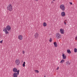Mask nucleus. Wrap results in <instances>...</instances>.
Returning a JSON list of instances; mask_svg holds the SVG:
<instances>
[{
	"label": "nucleus",
	"instance_id": "obj_1",
	"mask_svg": "<svg viewBox=\"0 0 77 77\" xmlns=\"http://www.w3.org/2000/svg\"><path fill=\"white\" fill-rule=\"evenodd\" d=\"M11 29V27L10 25H7L6 26V28L5 27L3 29V30L6 34H9V32L8 31H10V30Z\"/></svg>",
	"mask_w": 77,
	"mask_h": 77
},
{
	"label": "nucleus",
	"instance_id": "obj_2",
	"mask_svg": "<svg viewBox=\"0 0 77 77\" xmlns=\"http://www.w3.org/2000/svg\"><path fill=\"white\" fill-rule=\"evenodd\" d=\"M7 9L9 11H12L13 10V8H12V5L9 4V5H8Z\"/></svg>",
	"mask_w": 77,
	"mask_h": 77
},
{
	"label": "nucleus",
	"instance_id": "obj_3",
	"mask_svg": "<svg viewBox=\"0 0 77 77\" xmlns=\"http://www.w3.org/2000/svg\"><path fill=\"white\" fill-rule=\"evenodd\" d=\"M60 8L61 9L62 11H65V5H61L60 6Z\"/></svg>",
	"mask_w": 77,
	"mask_h": 77
},
{
	"label": "nucleus",
	"instance_id": "obj_4",
	"mask_svg": "<svg viewBox=\"0 0 77 77\" xmlns=\"http://www.w3.org/2000/svg\"><path fill=\"white\" fill-rule=\"evenodd\" d=\"M61 36V35L59 33H57L56 35V37L57 38V39H60V37Z\"/></svg>",
	"mask_w": 77,
	"mask_h": 77
},
{
	"label": "nucleus",
	"instance_id": "obj_5",
	"mask_svg": "<svg viewBox=\"0 0 77 77\" xmlns=\"http://www.w3.org/2000/svg\"><path fill=\"white\" fill-rule=\"evenodd\" d=\"M60 32L61 33V34H64L65 33V31L63 29H60Z\"/></svg>",
	"mask_w": 77,
	"mask_h": 77
},
{
	"label": "nucleus",
	"instance_id": "obj_6",
	"mask_svg": "<svg viewBox=\"0 0 77 77\" xmlns=\"http://www.w3.org/2000/svg\"><path fill=\"white\" fill-rule=\"evenodd\" d=\"M34 36L35 38V39H37V38L39 37V34H38V32H36Z\"/></svg>",
	"mask_w": 77,
	"mask_h": 77
},
{
	"label": "nucleus",
	"instance_id": "obj_7",
	"mask_svg": "<svg viewBox=\"0 0 77 77\" xmlns=\"http://www.w3.org/2000/svg\"><path fill=\"white\" fill-rule=\"evenodd\" d=\"M15 63L16 64H17V65H19L20 63V61L19 60H16Z\"/></svg>",
	"mask_w": 77,
	"mask_h": 77
},
{
	"label": "nucleus",
	"instance_id": "obj_8",
	"mask_svg": "<svg viewBox=\"0 0 77 77\" xmlns=\"http://www.w3.org/2000/svg\"><path fill=\"white\" fill-rule=\"evenodd\" d=\"M13 71L14 72H17L18 71V69L17 68L15 67L13 69Z\"/></svg>",
	"mask_w": 77,
	"mask_h": 77
},
{
	"label": "nucleus",
	"instance_id": "obj_9",
	"mask_svg": "<svg viewBox=\"0 0 77 77\" xmlns=\"http://www.w3.org/2000/svg\"><path fill=\"white\" fill-rule=\"evenodd\" d=\"M61 15L62 17H65L66 14H65V13L64 12H62L61 13Z\"/></svg>",
	"mask_w": 77,
	"mask_h": 77
},
{
	"label": "nucleus",
	"instance_id": "obj_10",
	"mask_svg": "<svg viewBox=\"0 0 77 77\" xmlns=\"http://www.w3.org/2000/svg\"><path fill=\"white\" fill-rule=\"evenodd\" d=\"M18 39H20V40H22L23 39V36L21 35H20L19 36Z\"/></svg>",
	"mask_w": 77,
	"mask_h": 77
},
{
	"label": "nucleus",
	"instance_id": "obj_11",
	"mask_svg": "<svg viewBox=\"0 0 77 77\" xmlns=\"http://www.w3.org/2000/svg\"><path fill=\"white\" fill-rule=\"evenodd\" d=\"M14 77H18V75H17V73L14 72L13 74Z\"/></svg>",
	"mask_w": 77,
	"mask_h": 77
},
{
	"label": "nucleus",
	"instance_id": "obj_12",
	"mask_svg": "<svg viewBox=\"0 0 77 77\" xmlns=\"http://www.w3.org/2000/svg\"><path fill=\"white\" fill-rule=\"evenodd\" d=\"M62 56L63 57V59H65L66 58V55H65V54H63L62 55Z\"/></svg>",
	"mask_w": 77,
	"mask_h": 77
},
{
	"label": "nucleus",
	"instance_id": "obj_13",
	"mask_svg": "<svg viewBox=\"0 0 77 77\" xmlns=\"http://www.w3.org/2000/svg\"><path fill=\"white\" fill-rule=\"evenodd\" d=\"M54 45L55 47H57V42H54Z\"/></svg>",
	"mask_w": 77,
	"mask_h": 77
},
{
	"label": "nucleus",
	"instance_id": "obj_14",
	"mask_svg": "<svg viewBox=\"0 0 77 77\" xmlns=\"http://www.w3.org/2000/svg\"><path fill=\"white\" fill-rule=\"evenodd\" d=\"M70 63H71L69 62L68 61L66 63V65H70Z\"/></svg>",
	"mask_w": 77,
	"mask_h": 77
},
{
	"label": "nucleus",
	"instance_id": "obj_15",
	"mask_svg": "<svg viewBox=\"0 0 77 77\" xmlns=\"http://www.w3.org/2000/svg\"><path fill=\"white\" fill-rule=\"evenodd\" d=\"M68 53H69V54H71V51L69 49H68L67 51Z\"/></svg>",
	"mask_w": 77,
	"mask_h": 77
},
{
	"label": "nucleus",
	"instance_id": "obj_16",
	"mask_svg": "<svg viewBox=\"0 0 77 77\" xmlns=\"http://www.w3.org/2000/svg\"><path fill=\"white\" fill-rule=\"evenodd\" d=\"M43 26L44 27H46L47 26V23H46L45 22H44L43 23Z\"/></svg>",
	"mask_w": 77,
	"mask_h": 77
},
{
	"label": "nucleus",
	"instance_id": "obj_17",
	"mask_svg": "<svg viewBox=\"0 0 77 77\" xmlns=\"http://www.w3.org/2000/svg\"><path fill=\"white\" fill-rule=\"evenodd\" d=\"M25 64H26V62H24L23 63V67H24L25 66Z\"/></svg>",
	"mask_w": 77,
	"mask_h": 77
},
{
	"label": "nucleus",
	"instance_id": "obj_18",
	"mask_svg": "<svg viewBox=\"0 0 77 77\" xmlns=\"http://www.w3.org/2000/svg\"><path fill=\"white\" fill-rule=\"evenodd\" d=\"M64 62H65V60H62L60 61V63H63Z\"/></svg>",
	"mask_w": 77,
	"mask_h": 77
},
{
	"label": "nucleus",
	"instance_id": "obj_19",
	"mask_svg": "<svg viewBox=\"0 0 77 77\" xmlns=\"http://www.w3.org/2000/svg\"><path fill=\"white\" fill-rule=\"evenodd\" d=\"M74 51L75 53H77V49L76 48H75L74 49Z\"/></svg>",
	"mask_w": 77,
	"mask_h": 77
},
{
	"label": "nucleus",
	"instance_id": "obj_20",
	"mask_svg": "<svg viewBox=\"0 0 77 77\" xmlns=\"http://www.w3.org/2000/svg\"><path fill=\"white\" fill-rule=\"evenodd\" d=\"M35 71L36 73H39V71L38 70H35Z\"/></svg>",
	"mask_w": 77,
	"mask_h": 77
},
{
	"label": "nucleus",
	"instance_id": "obj_21",
	"mask_svg": "<svg viewBox=\"0 0 77 77\" xmlns=\"http://www.w3.org/2000/svg\"><path fill=\"white\" fill-rule=\"evenodd\" d=\"M17 72V75H19V72H20V70L18 69V71Z\"/></svg>",
	"mask_w": 77,
	"mask_h": 77
},
{
	"label": "nucleus",
	"instance_id": "obj_22",
	"mask_svg": "<svg viewBox=\"0 0 77 77\" xmlns=\"http://www.w3.org/2000/svg\"><path fill=\"white\" fill-rule=\"evenodd\" d=\"M52 39H51V38H50V40H49V41L50 42H52Z\"/></svg>",
	"mask_w": 77,
	"mask_h": 77
},
{
	"label": "nucleus",
	"instance_id": "obj_23",
	"mask_svg": "<svg viewBox=\"0 0 77 77\" xmlns=\"http://www.w3.org/2000/svg\"><path fill=\"white\" fill-rule=\"evenodd\" d=\"M69 4L71 5H72V2H69Z\"/></svg>",
	"mask_w": 77,
	"mask_h": 77
},
{
	"label": "nucleus",
	"instance_id": "obj_24",
	"mask_svg": "<svg viewBox=\"0 0 77 77\" xmlns=\"http://www.w3.org/2000/svg\"><path fill=\"white\" fill-rule=\"evenodd\" d=\"M64 23L65 25H66V22H64Z\"/></svg>",
	"mask_w": 77,
	"mask_h": 77
},
{
	"label": "nucleus",
	"instance_id": "obj_25",
	"mask_svg": "<svg viewBox=\"0 0 77 77\" xmlns=\"http://www.w3.org/2000/svg\"><path fill=\"white\" fill-rule=\"evenodd\" d=\"M24 53H25V52H24V51H23V54H24Z\"/></svg>",
	"mask_w": 77,
	"mask_h": 77
},
{
	"label": "nucleus",
	"instance_id": "obj_26",
	"mask_svg": "<svg viewBox=\"0 0 77 77\" xmlns=\"http://www.w3.org/2000/svg\"><path fill=\"white\" fill-rule=\"evenodd\" d=\"M59 67H58L57 69H56L57 70L59 69Z\"/></svg>",
	"mask_w": 77,
	"mask_h": 77
},
{
	"label": "nucleus",
	"instance_id": "obj_27",
	"mask_svg": "<svg viewBox=\"0 0 77 77\" xmlns=\"http://www.w3.org/2000/svg\"><path fill=\"white\" fill-rule=\"evenodd\" d=\"M2 35H0V38H2Z\"/></svg>",
	"mask_w": 77,
	"mask_h": 77
},
{
	"label": "nucleus",
	"instance_id": "obj_28",
	"mask_svg": "<svg viewBox=\"0 0 77 77\" xmlns=\"http://www.w3.org/2000/svg\"><path fill=\"white\" fill-rule=\"evenodd\" d=\"M75 39H76V40H77V36H76L75 38Z\"/></svg>",
	"mask_w": 77,
	"mask_h": 77
},
{
	"label": "nucleus",
	"instance_id": "obj_29",
	"mask_svg": "<svg viewBox=\"0 0 77 77\" xmlns=\"http://www.w3.org/2000/svg\"><path fill=\"white\" fill-rule=\"evenodd\" d=\"M2 41L3 40H2L0 42V43H2Z\"/></svg>",
	"mask_w": 77,
	"mask_h": 77
},
{
	"label": "nucleus",
	"instance_id": "obj_30",
	"mask_svg": "<svg viewBox=\"0 0 77 77\" xmlns=\"http://www.w3.org/2000/svg\"><path fill=\"white\" fill-rule=\"evenodd\" d=\"M67 20H65V21H64V22H65Z\"/></svg>",
	"mask_w": 77,
	"mask_h": 77
},
{
	"label": "nucleus",
	"instance_id": "obj_31",
	"mask_svg": "<svg viewBox=\"0 0 77 77\" xmlns=\"http://www.w3.org/2000/svg\"><path fill=\"white\" fill-rule=\"evenodd\" d=\"M51 3H53V1H52V2H51Z\"/></svg>",
	"mask_w": 77,
	"mask_h": 77
},
{
	"label": "nucleus",
	"instance_id": "obj_32",
	"mask_svg": "<svg viewBox=\"0 0 77 77\" xmlns=\"http://www.w3.org/2000/svg\"><path fill=\"white\" fill-rule=\"evenodd\" d=\"M44 77H46V76H45V75H44Z\"/></svg>",
	"mask_w": 77,
	"mask_h": 77
},
{
	"label": "nucleus",
	"instance_id": "obj_33",
	"mask_svg": "<svg viewBox=\"0 0 77 77\" xmlns=\"http://www.w3.org/2000/svg\"><path fill=\"white\" fill-rule=\"evenodd\" d=\"M36 1H38V0H35Z\"/></svg>",
	"mask_w": 77,
	"mask_h": 77
},
{
	"label": "nucleus",
	"instance_id": "obj_34",
	"mask_svg": "<svg viewBox=\"0 0 77 77\" xmlns=\"http://www.w3.org/2000/svg\"><path fill=\"white\" fill-rule=\"evenodd\" d=\"M56 0H53L54 1H55Z\"/></svg>",
	"mask_w": 77,
	"mask_h": 77
}]
</instances>
